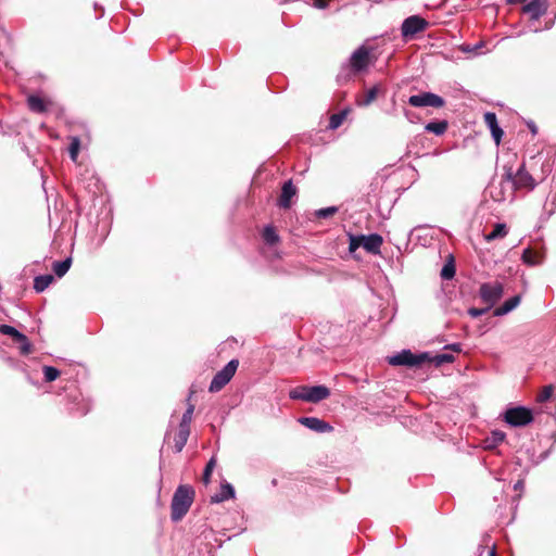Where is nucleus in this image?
<instances>
[{
  "label": "nucleus",
  "mask_w": 556,
  "mask_h": 556,
  "mask_svg": "<svg viewBox=\"0 0 556 556\" xmlns=\"http://www.w3.org/2000/svg\"><path fill=\"white\" fill-rule=\"evenodd\" d=\"M194 498V490L190 485H179L172 498L170 518L174 522L180 521L190 509Z\"/></svg>",
  "instance_id": "1"
},
{
  "label": "nucleus",
  "mask_w": 556,
  "mask_h": 556,
  "mask_svg": "<svg viewBox=\"0 0 556 556\" xmlns=\"http://www.w3.org/2000/svg\"><path fill=\"white\" fill-rule=\"evenodd\" d=\"M513 168L504 166V175L501 180L493 181L489 187L490 197L495 202L513 201L515 198V187L511 182Z\"/></svg>",
  "instance_id": "2"
},
{
  "label": "nucleus",
  "mask_w": 556,
  "mask_h": 556,
  "mask_svg": "<svg viewBox=\"0 0 556 556\" xmlns=\"http://www.w3.org/2000/svg\"><path fill=\"white\" fill-rule=\"evenodd\" d=\"M330 395V390L325 386H299L289 391V397L294 401L318 403Z\"/></svg>",
  "instance_id": "3"
},
{
  "label": "nucleus",
  "mask_w": 556,
  "mask_h": 556,
  "mask_svg": "<svg viewBox=\"0 0 556 556\" xmlns=\"http://www.w3.org/2000/svg\"><path fill=\"white\" fill-rule=\"evenodd\" d=\"M555 160L552 156L539 153L532 156L527 164L535 182L539 185L543 182L554 168Z\"/></svg>",
  "instance_id": "4"
},
{
  "label": "nucleus",
  "mask_w": 556,
  "mask_h": 556,
  "mask_svg": "<svg viewBox=\"0 0 556 556\" xmlns=\"http://www.w3.org/2000/svg\"><path fill=\"white\" fill-rule=\"evenodd\" d=\"M429 359L428 353L414 354L410 350H403L389 357V364L393 366L419 367Z\"/></svg>",
  "instance_id": "5"
},
{
  "label": "nucleus",
  "mask_w": 556,
  "mask_h": 556,
  "mask_svg": "<svg viewBox=\"0 0 556 556\" xmlns=\"http://www.w3.org/2000/svg\"><path fill=\"white\" fill-rule=\"evenodd\" d=\"M239 366L238 359H231L227 363V365L217 371L213 377L208 391L212 393H216L220 391L235 376L237 368Z\"/></svg>",
  "instance_id": "6"
},
{
  "label": "nucleus",
  "mask_w": 556,
  "mask_h": 556,
  "mask_svg": "<svg viewBox=\"0 0 556 556\" xmlns=\"http://www.w3.org/2000/svg\"><path fill=\"white\" fill-rule=\"evenodd\" d=\"M429 26L427 20L419 15L406 17L401 25V35L405 41L412 40L417 34L425 31Z\"/></svg>",
  "instance_id": "7"
},
{
  "label": "nucleus",
  "mask_w": 556,
  "mask_h": 556,
  "mask_svg": "<svg viewBox=\"0 0 556 556\" xmlns=\"http://www.w3.org/2000/svg\"><path fill=\"white\" fill-rule=\"evenodd\" d=\"M505 421L513 427H523L532 422L533 414L530 408L517 406L508 408L504 415Z\"/></svg>",
  "instance_id": "8"
},
{
  "label": "nucleus",
  "mask_w": 556,
  "mask_h": 556,
  "mask_svg": "<svg viewBox=\"0 0 556 556\" xmlns=\"http://www.w3.org/2000/svg\"><path fill=\"white\" fill-rule=\"evenodd\" d=\"M511 182L515 190L532 191L538 186L526 163H522L516 173L513 172Z\"/></svg>",
  "instance_id": "9"
},
{
  "label": "nucleus",
  "mask_w": 556,
  "mask_h": 556,
  "mask_svg": "<svg viewBox=\"0 0 556 556\" xmlns=\"http://www.w3.org/2000/svg\"><path fill=\"white\" fill-rule=\"evenodd\" d=\"M503 292V285L498 281L484 282L479 288V295L482 302L490 308L502 298Z\"/></svg>",
  "instance_id": "10"
},
{
  "label": "nucleus",
  "mask_w": 556,
  "mask_h": 556,
  "mask_svg": "<svg viewBox=\"0 0 556 556\" xmlns=\"http://www.w3.org/2000/svg\"><path fill=\"white\" fill-rule=\"evenodd\" d=\"M408 104L414 108H442L444 105V99L432 92H421L410 96L408 98Z\"/></svg>",
  "instance_id": "11"
},
{
  "label": "nucleus",
  "mask_w": 556,
  "mask_h": 556,
  "mask_svg": "<svg viewBox=\"0 0 556 556\" xmlns=\"http://www.w3.org/2000/svg\"><path fill=\"white\" fill-rule=\"evenodd\" d=\"M369 52V49L363 45L351 54L350 67L354 73H359L368 67Z\"/></svg>",
  "instance_id": "12"
},
{
  "label": "nucleus",
  "mask_w": 556,
  "mask_h": 556,
  "mask_svg": "<svg viewBox=\"0 0 556 556\" xmlns=\"http://www.w3.org/2000/svg\"><path fill=\"white\" fill-rule=\"evenodd\" d=\"M302 426L318 433L332 431V426L317 417H300L298 420Z\"/></svg>",
  "instance_id": "13"
},
{
  "label": "nucleus",
  "mask_w": 556,
  "mask_h": 556,
  "mask_svg": "<svg viewBox=\"0 0 556 556\" xmlns=\"http://www.w3.org/2000/svg\"><path fill=\"white\" fill-rule=\"evenodd\" d=\"M363 248L372 254H379L383 239L378 233H370L368 236L362 235Z\"/></svg>",
  "instance_id": "14"
},
{
  "label": "nucleus",
  "mask_w": 556,
  "mask_h": 556,
  "mask_svg": "<svg viewBox=\"0 0 556 556\" xmlns=\"http://www.w3.org/2000/svg\"><path fill=\"white\" fill-rule=\"evenodd\" d=\"M547 9V0H531L525 5L523 12L529 14L532 20H539Z\"/></svg>",
  "instance_id": "15"
},
{
  "label": "nucleus",
  "mask_w": 556,
  "mask_h": 556,
  "mask_svg": "<svg viewBox=\"0 0 556 556\" xmlns=\"http://www.w3.org/2000/svg\"><path fill=\"white\" fill-rule=\"evenodd\" d=\"M484 123L490 128L492 138L496 144H500L504 135L502 128L498 126L496 114L493 112H486L484 114Z\"/></svg>",
  "instance_id": "16"
},
{
  "label": "nucleus",
  "mask_w": 556,
  "mask_h": 556,
  "mask_svg": "<svg viewBox=\"0 0 556 556\" xmlns=\"http://www.w3.org/2000/svg\"><path fill=\"white\" fill-rule=\"evenodd\" d=\"M296 194V188L292 180H288L281 188V194L279 198V206L282 208H289L291 206V199Z\"/></svg>",
  "instance_id": "17"
},
{
  "label": "nucleus",
  "mask_w": 556,
  "mask_h": 556,
  "mask_svg": "<svg viewBox=\"0 0 556 556\" xmlns=\"http://www.w3.org/2000/svg\"><path fill=\"white\" fill-rule=\"evenodd\" d=\"M233 497H235V488L230 483L224 482L220 484L219 492L214 494L213 496H211V503L218 504V503L225 502V501L233 498Z\"/></svg>",
  "instance_id": "18"
},
{
  "label": "nucleus",
  "mask_w": 556,
  "mask_h": 556,
  "mask_svg": "<svg viewBox=\"0 0 556 556\" xmlns=\"http://www.w3.org/2000/svg\"><path fill=\"white\" fill-rule=\"evenodd\" d=\"M521 302V295L517 294L506 300L501 306L494 311V316H503L515 309Z\"/></svg>",
  "instance_id": "19"
},
{
  "label": "nucleus",
  "mask_w": 556,
  "mask_h": 556,
  "mask_svg": "<svg viewBox=\"0 0 556 556\" xmlns=\"http://www.w3.org/2000/svg\"><path fill=\"white\" fill-rule=\"evenodd\" d=\"M508 233V228L504 223H497L494 225L493 230L486 235H484V239L488 242H491L496 239H502L506 237Z\"/></svg>",
  "instance_id": "20"
},
{
  "label": "nucleus",
  "mask_w": 556,
  "mask_h": 556,
  "mask_svg": "<svg viewBox=\"0 0 556 556\" xmlns=\"http://www.w3.org/2000/svg\"><path fill=\"white\" fill-rule=\"evenodd\" d=\"M190 435V429L179 427L178 433L174 438V447L177 453L181 452L185 447L188 438Z\"/></svg>",
  "instance_id": "21"
},
{
  "label": "nucleus",
  "mask_w": 556,
  "mask_h": 556,
  "mask_svg": "<svg viewBox=\"0 0 556 556\" xmlns=\"http://www.w3.org/2000/svg\"><path fill=\"white\" fill-rule=\"evenodd\" d=\"M27 104L30 111L35 113H43L47 111V103L38 96L31 94L27 98Z\"/></svg>",
  "instance_id": "22"
},
{
  "label": "nucleus",
  "mask_w": 556,
  "mask_h": 556,
  "mask_svg": "<svg viewBox=\"0 0 556 556\" xmlns=\"http://www.w3.org/2000/svg\"><path fill=\"white\" fill-rule=\"evenodd\" d=\"M54 278L52 275H40L34 279V289L36 292H43L52 282Z\"/></svg>",
  "instance_id": "23"
},
{
  "label": "nucleus",
  "mask_w": 556,
  "mask_h": 556,
  "mask_svg": "<svg viewBox=\"0 0 556 556\" xmlns=\"http://www.w3.org/2000/svg\"><path fill=\"white\" fill-rule=\"evenodd\" d=\"M447 127L448 124L446 121H438L426 124L425 130L437 136H441L446 131Z\"/></svg>",
  "instance_id": "24"
},
{
  "label": "nucleus",
  "mask_w": 556,
  "mask_h": 556,
  "mask_svg": "<svg viewBox=\"0 0 556 556\" xmlns=\"http://www.w3.org/2000/svg\"><path fill=\"white\" fill-rule=\"evenodd\" d=\"M521 260L525 264L531 266L538 265L542 262V254L533 252L531 249L528 248L522 252Z\"/></svg>",
  "instance_id": "25"
},
{
  "label": "nucleus",
  "mask_w": 556,
  "mask_h": 556,
  "mask_svg": "<svg viewBox=\"0 0 556 556\" xmlns=\"http://www.w3.org/2000/svg\"><path fill=\"white\" fill-rule=\"evenodd\" d=\"M72 265V258L67 257L63 261L54 262L52 265L53 273L59 278L63 277L70 269Z\"/></svg>",
  "instance_id": "26"
},
{
  "label": "nucleus",
  "mask_w": 556,
  "mask_h": 556,
  "mask_svg": "<svg viewBox=\"0 0 556 556\" xmlns=\"http://www.w3.org/2000/svg\"><path fill=\"white\" fill-rule=\"evenodd\" d=\"M262 237L263 240L269 245H274L279 241V236L277 235L275 227L271 225H268L264 228Z\"/></svg>",
  "instance_id": "27"
},
{
  "label": "nucleus",
  "mask_w": 556,
  "mask_h": 556,
  "mask_svg": "<svg viewBox=\"0 0 556 556\" xmlns=\"http://www.w3.org/2000/svg\"><path fill=\"white\" fill-rule=\"evenodd\" d=\"M348 113L349 110L345 109L337 114H332L329 119V128L332 130L339 128L342 125L343 121L346 118Z\"/></svg>",
  "instance_id": "28"
},
{
  "label": "nucleus",
  "mask_w": 556,
  "mask_h": 556,
  "mask_svg": "<svg viewBox=\"0 0 556 556\" xmlns=\"http://www.w3.org/2000/svg\"><path fill=\"white\" fill-rule=\"evenodd\" d=\"M427 361L433 363L435 366H441L443 364L453 363L455 361V357L451 353H440L433 357L429 356V359Z\"/></svg>",
  "instance_id": "29"
},
{
  "label": "nucleus",
  "mask_w": 556,
  "mask_h": 556,
  "mask_svg": "<svg viewBox=\"0 0 556 556\" xmlns=\"http://www.w3.org/2000/svg\"><path fill=\"white\" fill-rule=\"evenodd\" d=\"M14 342L17 344V349H18L21 355L26 356L31 353L33 345H31L30 341L28 340V338L24 333H23V338L16 339Z\"/></svg>",
  "instance_id": "30"
},
{
  "label": "nucleus",
  "mask_w": 556,
  "mask_h": 556,
  "mask_svg": "<svg viewBox=\"0 0 556 556\" xmlns=\"http://www.w3.org/2000/svg\"><path fill=\"white\" fill-rule=\"evenodd\" d=\"M505 433L502 431H493L491 433V437L485 440V447L492 448L498 445L500 443L504 442L505 440Z\"/></svg>",
  "instance_id": "31"
},
{
  "label": "nucleus",
  "mask_w": 556,
  "mask_h": 556,
  "mask_svg": "<svg viewBox=\"0 0 556 556\" xmlns=\"http://www.w3.org/2000/svg\"><path fill=\"white\" fill-rule=\"evenodd\" d=\"M377 94H378V88L372 87L366 92V94L363 99L357 100V104L359 106H368L372 101L376 100Z\"/></svg>",
  "instance_id": "32"
},
{
  "label": "nucleus",
  "mask_w": 556,
  "mask_h": 556,
  "mask_svg": "<svg viewBox=\"0 0 556 556\" xmlns=\"http://www.w3.org/2000/svg\"><path fill=\"white\" fill-rule=\"evenodd\" d=\"M193 412H194V405L189 404L186 412L182 414L181 420L179 422V427L190 429V424L192 420Z\"/></svg>",
  "instance_id": "33"
},
{
  "label": "nucleus",
  "mask_w": 556,
  "mask_h": 556,
  "mask_svg": "<svg viewBox=\"0 0 556 556\" xmlns=\"http://www.w3.org/2000/svg\"><path fill=\"white\" fill-rule=\"evenodd\" d=\"M0 332L2 334L10 336L13 339V341H15L16 339L23 338V333L10 325H1Z\"/></svg>",
  "instance_id": "34"
},
{
  "label": "nucleus",
  "mask_w": 556,
  "mask_h": 556,
  "mask_svg": "<svg viewBox=\"0 0 556 556\" xmlns=\"http://www.w3.org/2000/svg\"><path fill=\"white\" fill-rule=\"evenodd\" d=\"M80 149V140L78 137H73L68 147L70 157L73 162L77 161L78 152Z\"/></svg>",
  "instance_id": "35"
},
{
  "label": "nucleus",
  "mask_w": 556,
  "mask_h": 556,
  "mask_svg": "<svg viewBox=\"0 0 556 556\" xmlns=\"http://www.w3.org/2000/svg\"><path fill=\"white\" fill-rule=\"evenodd\" d=\"M42 371L46 382H52L60 376V370L53 366H43Z\"/></svg>",
  "instance_id": "36"
},
{
  "label": "nucleus",
  "mask_w": 556,
  "mask_h": 556,
  "mask_svg": "<svg viewBox=\"0 0 556 556\" xmlns=\"http://www.w3.org/2000/svg\"><path fill=\"white\" fill-rule=\"evenodd\" d=\"M216 466V458L213 456L206 464L205 468H204V471H203V476H202V480L204 482V484H208L210 481H211V475L214 470Z\"/></svg>",
  "instance_id": "37"
},
{
  "label": "nucleus",
  "mask_w": 556,
  "mask_h": 556,
  "mask_svg": "<svg viewBox=\"0 0 556 556\" xmlns=\"http://www.w3.org/2000/svg\"><path fill=\"white\" fill-rule=\"evenodd\" d=\"M455 275V266L453 262L444 264L441 269V277L445 280L452 279Z\"/></svg>",
  "instance_id": "38"
},
{
  "label": "nucleus",
  "mask_w": 556,
  "mask_h": 556,
  "mask_svg": "<svg viewBox=\"0 0 556 556\" xmlns=\"http://www.w3.org/2000/svg\"><path fill=\"white\" fill-rule=\"evenodd\" d=\"M337 212H338L337 206H328V207L317 210L315 212V215L318 218H328V217L334 215Z\"/></svg>",
  "instance_id": "39"
},
{
  "label": "nucleus",
  "mask_w": 556,
  "mask_h": 556,
  "mask_svg": "<svg viewBox=\"0 0 556 556\" xmlns=\"http://www.w3.org/2000/svg\"><path fill=\"white\" fill-rule=\"evenodd\" d=\"M553 386H546L543 388V390L541 391V393L538 395V402L540 403H544L546 401H548L553 394Z\"/></svg>",
  "instance_id": "40"
},
{
  "label": "nucleus",
  "mask_w": 556,
  "mask_h": 556,
  "mask_svg": "<svg viewBox=\"0 0 556 556\" xmlns=\"http://www.w3.org/2000/svg\"><path fill=\"white\" fill-rule=\"evenodd\" d=\"M362 235L359 236H351L350 237V244H349V250L351 252H354L355 250H357L358 248L363 247V241H362Z\"/></svg>",
  "instance_id": "41"
},
{
  "label": "nucleus",
  "mask_w": 556,
  "mask_h": 556,
  "mask_svg": "<svg viewBox=\"0 0 556 556\" xmlns=\"http://www.w3.org/2000/svg\"><path fill=\"white\" fill-rule=\"evenodd\" d=\"M491 308L485 306L483 308H477V307H471L468 309V314L473 317V318H477V317H480L482 315H484L486 312H489Z\"/></svg>",
  "instance_id": "42"
},
{
  "label": "nucleus",
  "mask_w": 556,
  "mask_h": 556,
  "mask_svg": "<svg viewBox=\"0 0 556 556\" xmlns=\"http://www.w3.org/2000/svg\"><path fill=\"white\" fill-rule=\"evenodd\" d=\"M444 350H452L454 352H460L462 348H460L459 343H453V344L445 345Z\"/></svg>",
  "instance_id": "43"
},
{
  "label": "nucleus",
  "mask_w": 556,
  "mask_h": 556,
  "mask_svg": "<svg viewBox=\"0 0 556 556\" xmlns=\"http://www.w3.org/2000/svg\"><path fill=\"white\" fill-rule=\"evenodd\" d=\"M328 2L326 0H315V7L318 9L327 8Z\"/></svg>",
  "instance_id": "44"
},
{
  "label": "nucleus",
  "mask_w": 556,
  "mask_h": 556,
  "mask_svg": "<svg viewBox=\"0 0 556 556\" xmlns=\"http://www.w3.org/2000/svg\"><path fill=\"white\" fill-rule=\"evenodd\" d=\"M488 556H496L495 545L492 544V546L488 551Z\"/></svg>",
  "instance_id": "45"
},
{
  "label": "nucleus",
  "mask_w": 556,
  "mask_h": 556,
  "mask_svg": "<svg viewBox=\"0 0 556 556\" xmlns=\"http://www.w3.org/2000/svg\"><path fill=\"white\" fill-rule=\"evenodd\" d=\"M523 488V482L521 480L517 481L514 485L515 490H521Z\"/></svg>",
  "instance_id": "46"
},
{
  "label": "nucleus",
  "mask_w": 556,
  "mask_h": 556,
  "mask_svg": "<svg viewBox=\"0 0 556 556\" xmlns=\"http://www.w3.org/2000/svg\"><path fill=\"white\" fill-rule=\"evenodd\" d=\"M529 128L531 129V132H532V134H534V135L536 134V127H535V125H534V123H533V122H531V123L529 124Z\"/></svg>",
  "instance_id": "47"
},
{
  "label": "nucleus",
  "mask_w": 556,
  "mask_h": 556,
  "mask_svg": "<svg viewBox=\"0 0 556 556\" xmlns=\"http://www.w3.org/2000/svg\"><path fill=\"white\" fill-rule=\"evenodd\" d=\"M103 15V9L101 8V13L97 16V18H101Z\"/></svg>",
  "instance_id": "48"
},
{
  "label": "nucleus",
  "mask_w": 556,
  "mask_h": 556,
  "mask_svg": "<svg viewBox=\"0 0 556 556\" xmlns=\"http://www.w3.org/2000/svg\"><path fill=\"white\" fill-rule=\"evenodd\" d=\"M87 412H88V408L84 409V410L81 412V415H86V414H87Z\"/></svg>",
  "instance_id": "49"
}]
</instances>
